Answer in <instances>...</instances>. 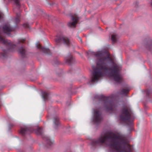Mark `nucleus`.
Returning a JSON list of instances; mask_svg holds the SVG:
<instances>
[{"label":"nucleus","instance_id":"6","mask_svg":"<svg viewBox=\"0 0 152 152\" xmlns=\"http://www.w3.org/2000/svg\"><path fill=\"white\" fill-rule=\"evenodd\" d=\"M55 41L57 44L62 42L66 45H68L70 43L69 39L67 37L63 36H57L55 39Z\"/></svg>","mask_w":152,"mask_h":152},{"label":"nucleus","instance_id":"1","mask_svg":"<svg viewBox=\"0 0 152 152\" xmlns=\"http://www.w3.org/2000/svg\"><path fill=\"white\" fill-rule=\"evenodd\" d=\"M105 53L102 51L94 53L96 58V66L93 67V71L91 74V83H97L100 77L106 75L112 78L117 83H121L122 81L120 72V68L115 63L109 56H105Z\"/></svg>","mask_w":152,"mask_h":152},{"label":"nucleus","instance_id":"2","mask_svg":"<svg viewBox=\"0 0 152 152\" xmlns=\"http://www.w3.org/2000/svg\"><path fill=\"white\" fill-rule=\"evenodd\" d=\"M90 144L92 148L107 145L111 149V152H133L122 134L101 135L96 139L91 140Z\"/></svg>","mask_w":152,"mask_h":152},{"label":"nucleus","instance_id":"5","mask_svg":"<svg viewBox=\"0 0 152 152\" xmlns=\"http://www.w3.org/2000/svg\"><path fill=\"white\" fill-rule=\"evenodd\" d=\"M131 115L128 110L126 108L122 109L120 116L121 121L126 123L127 124H132L133 120L131 119Z\"/></svg>","mask_w":152,"mask_h":152},{"label":"nucleus","instance_id":"9","mask_svg":"<svg viewBox=\"0 0 152 152\" xmlns=\"http://www.w3.org/2000/svg\"><path fill=\"white\" fill-rule=\"evenodd\" d=\"M79 18L77 16L73 17L72 16L71 18L72 21L69 22L68 23V26L70 27L75 28V25L77 23L79 20Z\"/></svg>","mask_w":152,"mask_h":152},{"label":"nucleus","instance_id":"10","mask_svg":"<svg viewBox=\"0 0 152 152\" xmlns=\"http://www.w3.org/2000/svg\"><path fill=\"white\" fill-rule=\"evenodd\" d=\"M3 30L4 33L9 32L14 30V28L11 27L9 24H5L3 27Z\"/></svg>","mask_w":152,"mask_h":152},{"label":"nucleus","instance_id":"7","mask_svg":"<svg viewBox=\"0 0 152 152\" xmlns=\"http://www.w3.org/2000/svg\"><path fill=\"white\" fill-rule=\"evenodd\" d=\"M102 116L101 113L98 109L94 110L93 122L95 124L100 123L102 120Z\"/></svg>","mask_w":152,"mask_h":152},{"label":"nucleus","instance_id":"24","mask_svg":"<svg viewBox=\"0 0 152 152\" xmlns=\"http://www.w3.org/2000/svg\"><path fill=\"white\" fill-rule=\"evenodd\" d=\"M2 14L1 13V14H0V18H1L2 17Z\"/></svg>","mask_w":152,"mask_h":152},{"label":"nucleus","instance_id":"21","mask_svg":"<svg viewBox=\"0 0 152 152\" xmlns=\"http://www.w3.org/2000/svg\"><path fill=\"white\" fill-rule=\"evenodd\" d=\"M24 39H20L18 40V42L17 43V44H20V43H23L24 41H25Z\"/></svg>","mask_w":152,"mask_h":152},{"label":"nucleus","instance_id":"22","mask_svg":"<svg viewBox=\"0 0 152 152\" xmlns=\"http://www.w3.org/2000/svg\"><path fill=\"white\" fill-rule=\"evenodd\" d=\"M23 26L26 28H29L28 24V23H24L23 25Z\"/></svg>","mask_w":152,"mask_h":152},{"label":"nucleus","instance_id":"15","mask_svg":"<svg viewBox=\"0 0 152 152\" xmlns=\"http://www.w3.org/2000/svg\"><path fill=\"white\" fill-rule=\"evenodd\" d=\"M43 139L46 140L47 144L50 146H51L53 144V141L51 140L49 137L45 136L43 137Z\"/></svg>","mask_w":152,"mask_h":152},{"label":"nucleus","instance_id":"12","mask_svg":"<svg viewBox=\"0 0 152 152\" xmlns=\"http://www.w3.org/2000/svg\"><path fill=\"white\" fill-rule=\"evenodd\" d=\"M66 62L70 65L74 63L75 61V59L70 54L66 58Z\"/></svg>","mask_w":152,"mask_h":152},{"label":"nucleus","instance_id":"19","mask_svg":"<svg viewBox=\"0 0 152 152\" xmlns=\"http://www.w3.org/2000/svg\"><path fill=\"white\" fill-rule=\"evenodd\" d=\"M117 38V35H112L111 36V40L113 42H116Z\"/></svg>","mask_w":152,"mask_h":152},{"label":"nucleus","instance_id":"4","mask_svg":"<svg viewBox=\"0 0 152 152\" xmlns=\"http://www.w3.org/2000/svg\"><path fill=\"white\" fill-rule=\"evenodd\" d=\"M1 28L0 27V42H1L4 45H6L7 47V50H9L11 51H13L14 50V48L16 47V45L12 43L10 41L4 39L2 37L1 34ZM3 53H1L0 55V57L1 58H5L6 54L5 52L4 51Z\"/></svg>","mask_w":152,"mask_h":152},{"label":"nucleus","instance_id":"14","mask_svg":"<svg viewBox=\"0 0 152 152\" xmlns=\"http://www.w3.org/2000/svg\"><path fill=\"white\" fill-rule=\"evenodd\" d=\"M18 52L23 57H24L26 56V51L23 48L21 47H20L18 50Z\"/></svg>","mask_w":152,"mask_h":152},{"label":"nucleus","instance_id":"3","mask_svg":"<svg viewBox=\"0 0 152 152\" xmlns=\"http://www.w3.org/2000/svg\"><path fill=\"white\" fill-rule=\"evenodd\" d=\"M113 96L106 97L103 95H96L94 98L98 99L99 101H102L105 109L107 111L114 110L116 107L113 100Z\"/></svg>","mask_w":152,"mask_h":152},{"label":"nucleus","instance_id":"26","mask_svg":"<svg viewBox=\"0 0 152 152\" xmlns=\"http://www.w3.org/2000/svg\"><path fill=\"white\" fill-rule=\"evenodd\" d=\"M151 5L152 6V0L151 1Z\"/></svg>","mask_w":152,"mask_h":152},{"label":"nucleus","instance_id":"18","mask_svg":"<svg viewBox=\"0 0 152 152\" xmlns=\"http://www.w3.org/2000/svg\"><path fill=\"white\" fill-rule=\"evenodd\" d=\"M20 16V14L19 13L16 14V17L15 18L14 20L16 23H18L20 21L19 18Z\"/></svg>","mask_w":152,"mask_h":152},{"label":"nucleus","instance_id":"13","mask_svg":"<svg viewBox=\"0 0 152 152\" xmlns=\"http://www.w3.org/2000/svg\"><path fill=\"white\" fill-rule=\"evenodd\" d=\"M53 122L54 127L57 128L60 124L58 118L57 117H54L53 118Z\"/></svg>","mask_w":152,"mask_h":152},{"label":"nucleus","instance_id":"25","mask_svg":"<svg viewBox=\"0 0 152 152\" xmlns=\"http://www.w3.org/2000/svg\"><path fill=\"white\" fill-rule=\"evenodd\" d=\"M79 40H80V41L81 42H82V39H81V38H80V37H78Z\"/></svg>","mask_w":152,"mask_h":152},{"label":"nucleus","instance_id":"16","mask_svg":"<svg viewBox=\"0 0 152 152\" xmlns=\"http://www.w3.org/2000/svg\"><path fill=\"white\" fill-rule=\"evenodd\" d=\"M42 98L45 101L48 99V94L45 91H42Z\"/></svg>","mask_w":152,"mask_h":152},{"label":"nucleus","instance_id":"8","mask_svg":"<svg viewBox=\"0 0 152 152\" xmlns=\"http://www.w3.org/2000/svg\"><path fill=\"white\" fill-rule=\"evenodd\" d=\"M32 131L33 130L31 127L25 126L20 128V133L21 135H24L26 134L32 132Z\"/></svg>","mask_w":152,"mask_h":152},{"label":"nucleus","instance_id":"11","mask_svg":"<svg viewBox=\"0 0 152 152\" xmlns=\"http://www.w3.org/2000/svg\"><path fill=\"white\" fill-rule=\"evenodd\" d=\"M36 47L37 48L45 53L49 54L50 52V50L48 48L42 47L38 43L36 44Z\"/></svg>","mask_w":152,"mask_h":152},{"label":"nucleus","instance_id":"17","mask_svg":"<svg viewBox=\"0 0 152 152\" xmlns=\"http://www.w3.org/2000/svg\"><path fill=\"white\" fill-rule=\"evenodd\" d=\"M43 132V129L41 128H38L35 131L36 133L38 135H41L42 133Z\"/></svg>","mask_w":152,"mask_h":152},{"label":"nucleus","instance_id":"23","mask_svg":"<svg viewBox=\"0 0 152 152\" xmlns=\"http://www.w3.org/2000/svg\"><path fill=\"white\" fill-rule=\"evenodd\" d=\"M37 12H38L39 13H40L42 11L40 10H39Z\"/></svg>","mask_w":152,"mask_h":152},{"label":"nucleus","instance_id":"20","mask_svg":"<svg viewBox=\"0 0 152 152\" xmlns=\"http://www.w3.org/2000/svg\"><path fill=\"white\" fill-rule=\"evenodd\" d=\"M129 91V89L128 88L126 89H123L122 90L120 94H125L127 93Z\"/></svg>","mask_w":152,"mask_h":152}]
</instances>
